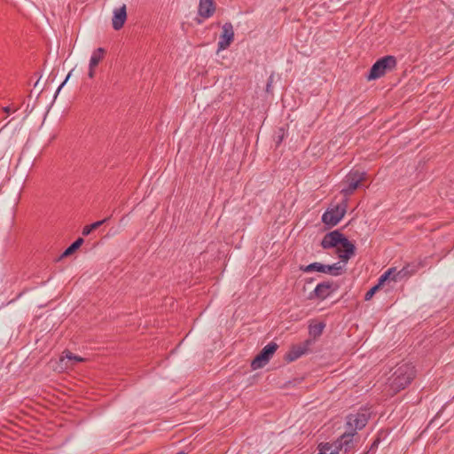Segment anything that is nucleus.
<instances>
[{
  "label": "nucleus",
  "instance_id": "22",
  "mask_svg": "<svg viewBox=\"0 0 454 454\" xmlns=\"http://www.w3.org/2000/svg\"><path fill=\"white\" fill-rule=\"evenodd\" d=\"M391 270L384 272L378 280V286H381L387 280H390Z\"/></svg>",
  "mask_w": 454,
  "mask_h": 454
},
{
  "label": "nucleus",
  "instance_id": "8",
  "mask_svg": "<svg viewBox=\"0 0 454 454\" xmlns=\"http://www.w3.org/2000/svg\"><path fill=\"white\" fill-rule=\"evenodd\" d=\"M355 433H344L338 440L333 442V445L342 454H347L355 449L354 436Z\"/></svg>",
  "mask_w": 454,
  "mask_h": 454
},
{
  "label": "nucleus",
  "instance_id": "14",
  "mask_svg": "<svg viewBox=\"0 0 454 454\" xmlns=\"http://www.w3.org/2000/svg\"><path fill=\"white\" fill-rule=\"evenodd\" d=\"M127 20L126 5L116 8L114 10V16L112 25L114 30H120Z\"/></svg>",
  "mask_w": 454,
  "mask_h": 454
},
{
  "label": "nucleus",
  "instance_id": "21",
  "mask_svg": "<svg viewBox=\"0 0 454 454\" xmlns=\"http://www.w3.org/2000/svg\"><path fill=\"white\" fill-rule=\"evenodd\" d=\"M380 288V286L378 285H375L374 286H372L370 290H368L364 295V300L365 301H369L371 300L373 295L375 294V293Z\"/></svg>",
  "mask_w": 454,
  "mask_h": 454
},
{
  "label": "nucleus",
  "instance_id": "12",
  "mask_svg": "<svg viewBox=\"0 0 454 454\" xmlns=\"http://www.w3.org/2000/svg\"><path fill=\"white\" fill-rule=\"evenodd\" d=\"M333 283L330 282V281L319 283L315 287L313 292H311L309 294V299L313 300L315 298H317L320 300H325V298L330 296L331 293L333 292Z\"/></svg>",
  "mask_w": 454,
  "mask_h": 454
},
{
  "label": "nucleus",
  "instance_id": "4",
  "mask_svg": "<svg viewBox=\"0 0 454 454\" xmlns=\"http://www.w3.org/2000/svg\"><path fill=\"white\" fill-rule=\"evenodd\" d=\"M347 199L331 208H328L322 215V222L330 227H333L339 223L347 212Z\"/></svg>",
  "mask_w": 454,
  "mask_h": 454
},
{
  "label": "nucleus",
  "instance_id": "17",
  "mask_svg": "<svg viewBox=\"0 0 454 454\" xmlns=\"http://www.w3.org/2000/svg\"><path fill=\"white\" fill-rule=\"evenodd\" d=\"M105 53V49L101 47L98 48L93 51L90 59V69H94L98 65V63L104 58Z\"/></svg>",
  "mask_w": 454,
  "mask_h": 454
},
{
  "label": "nucleus",
  "instance_id": "26",
  "mask_svg": "<svg viewBox=\"0 0 454 454\" xmlns=\"http://www.w3.org/2000/svg\"><path fill=\"white\" fill-rule=\"evenodd\" d=\"M387 270H391V276H390V280L394 281V282H398V281H402L401 278H396L395 277L396 276V273H398V270H396V268L393 267V268H389Z\"/></svg>",
  "mask_w": 454,
  "mask_h": 454
},
{
  "label": "nucleus",
  "instance_id": "11",
  "mask_svg": "<svg viewBox=\"0 0 454 454\" xmlns=\"http://www.w3.org/2000/svg\"><path fill=\"white\" fill-rule=\"evenodd\" d=\"M345 236L338 230L330 231L325 235L321 241V246L324 249L337 247L340 245Z\"/></svg>",
  "mask_w": 454,
  "mask_h": 454
},
{
  "label": "nucleus",
  "instance_id": "5",
  "mask_svg": "<svg viewBox=\"0 0 454 454\" xmlns=\"http://www.w3.org/2000/svg\"><path fill=\"white\" fill-rule=\"evenodd\" d=\"M278 348V345L276 342L271 341L267 344L251 362L252 369L257 370L264 367L277 351Z\"/></svg>",
  "mask_w": 454,
  "mask_h": 454
},
{
  "label": "nucleus",
  "instance_id": "16",
  "mask_svg": "<svg viewBox=\"0 0 454 454\" xmlns=\"http://www.w3.org/2000/svg\"><path fill=\"white\" fill-rule=\"evenodd\" d=\"M420 263H407L401 270H398L395 277L396 278H401V280L406 279L415 274L420 268Z\"/></svg>",
  "mask_w": 454,
  "mask_h": 454
},
{
  "label": "nucleus",
  "instance_id": "9",
  "mask_svg": "<svg viewBox=\"0 0 454 454\" xmlns=\"http://www.w3.org/2000/svg\"><path fill=\"white\" fill-rule=\"evenodd\" d=\"M222 29L223 31L217 43L218 51L227 49L234 40L233 26L231 22L224 23Z\"/></svg>",
  "mask_w": 454,
  "mask_h": 454
},
{
  "label": "nucleus",
  "instance_id": "27",
  "mask_svg": "<svg viewBox=\"0 0 454 454\" xmlns=\"http://www.w3.org/2000/svg\"><path fill=\"white\" fill-rule=\"evenodd\" d=\"M66 357L68 359V360H74L75 362H82L83 359L76 355H74L72 354L71 352H67L66 354Z\"/></svg>",
  "mask_w": 454,
  "mask_h": 454
},
{
  "label": "nucleus",
  "instance_id": "30",
  "mask_svg": "<svg viewBox=\"0 0 454 454\" xmlns=\"http://www.w3.org/2000/svg\"><path fill=\"white\" fill-rule=\"evenodd\" d=\"M279 132H281V134L278 135V137L277 145H279L284 138V130L282 129H280Z\"/></svg>",
  "mask_w": 454,
  "mask_h": 454
},
{
  "label": "nucleus",
  "instance_id": "3",
  "mask_svg": "<svg viewBox=\"0 0 454 454\" xmlns=\"http://www.w3.org/2000/svg\"><path fill=\"white\" fill-rule=\"evenodd\" d=\"M366 173L359 170L350 171L344 178L340 193L345 196V199L353 194V192L361 185L362 182L365 179Z\"/></svg>",
  "mask_w": 454,
  "mask_h": 454
},
{
  "label": "nucleus",
  "instance_id": "28",
  "mask_svg": "<svg viewBox=\"0 0 454 454\" xmlns=\"http://www.w3.org/2000/svg\"><path fill=\"white\" fill-rule=\"evenodd\" d=\"M272 82H273V74H271L269 79H268V82H267V84H266V91L268 93L271 92V89H272Z\"/></svg>",
  "mask_w": 454,
  "mask_h": 454
},
{
  "label": "nucleus",
  "instance_id": "20",
  "mask_svg": "<svg viewBox=\"0 0 454 454\" xmlns=\"http://www.w3.org/2000/svg\"><path fill=\"white\" fill-rule=\"evenodd\" d=\"M82 238H78L74 242H73L61 254L60 257H67L74 253L83 243Z\"/></svg>",
  "mask_w": 454,
  "mask_h": 454
},
{
  "label": "nucleus",
  "instance_id": "23",
  "mask_svg": "<svg viewBox=\"0 0 454 454\" xmlns=\"http://www.w3.org/2000/svg\"><path fill=\"white\" fill-rule=\"evenodd\" d=\"M332 449V444L329 442L321 443L319 445V453L318 454H328V451Z\"/></svg>",
  "mask_w": 454,
  "mask_h": 454
},
{
  "label": "nucleus",
  "instance_id": "15",
  "mask_svg": "<svg viewBox=\"0 0 454 454\" xmlns=\"http://www.w3.org/2000/svg\"><path fill=\"white\" fill-rule=\"evenodd\" d=\"M215 11V5L213 0H200L199 4V14L207 19L211 17Z\"/></svg>",
  "mask_w": 454,
  "mask_h": 454
},
{
  "label": "nucleus",
  "instance_id": "10",
  "mask_svg": "<svg viewBox=\"0 0 454 454\" xmlns=\"http://www.w3.org/2000/svg\"><path fill=\"white\" fill-rule=\"evenodd\" d=\"M311 344V340H306L301 344L293 346L291 349L285 355V360L288 363L297 360L309 351Z\"/></svg>",
  "mask_w": 454,
  "mask_h": 454
},
{
  "label": "nucleus",
  "instance_id": "33",
  "mask_svg": "<svg viewBox=\"0 0 454 454\" xmlns=\"http://www.w3.org/2000/svg\"><path fill=\"white\" fill-rule=\"evenodd\" d=\"M176 454H185V452L181 450V451L177 452Z\"/></svg>",
  "mask_w": 454,
  "mask_h": 454
},
{
  "label": "nucleus",
  "instance_id": "6",
  "mask_svg": "<svg viewBox=\"0 0 454 454\" xmlns=\"http://www.w3.org/2000/svg\"><path fill=\"white\" fill-rule=\"evenodd\" d=\"M301 270L303 272L318 271L322 273H328L332 276H340L343 271V267L340 265V262L333 263L332 265H325L321 262H312L307 266H301Z\"/></svg>",
  "mask_w": 454,
  "mask_h": 454
},
{
  "label": "nucleus",
  "instance_id": "32",
  "mask_svg": "<svg viewBox=\"0 0 454 454\" xmlns=\"http://www.w3.org/2000/svg\"><path fill=\"white\" fill-rule=\"evenodd\" d=\"M3 111H4V113H6V114H10V112H11V108H10V106H4V107L3 108Z\"/></svg>",
  "mask_w": 454,
  "mask_h": 454
},
{
  "label": "nucleus",
  "instance_id": "29",
  "mask_svg": "<svg viewBox=\"0 0 454 454\" xmlns=\"http://www.w3.org/2000/svg\"><path fill=\"white\" fill-rule=\"evenodd\" d=\"M331 444H332V449L328 451V454H341L342 453L341 451H339V450L334 447L333 443H331Z\"/></svg>",
  "mask_w": 454,
  "mask_h": 454
},
{
  "label": "nucleus",
  "instance_id": "7",
  "mask_svg": "<svg viewBox=\"0 0 454 454\" xmlns=\"http://www.w3.org/2000/svg\"><path fill=\"white\" fill-rule=\"evenodd\" d=\"M369 418L370 416L366 412L349 414L347 417V427L351 433H355V434H356L357 430H361L366 426Z\"/></svg>",
  "mask_w": 454,
  "mask_h": 454
},
{
  "label": "nucleus",
  "instance_id": "31",
  "mask_svg": "<svg viewBox=\"0 0 454 454\" xmlns=\"http://www.w3.org/2000/svg\"><path fill=\"white\" fill-rule=\"evenodd\" d=\"M88 75L90 78H93L94 77V69H90Z\"/></svg>",
  "mask_w": 454,
  "mask_h": 454
},
{
  "label": "nucleus",
  "instance_id": "19",
  "mask_svg": "<svg viewBox=\"0 0 454 454\" xmlns=\"http://www.w3.org/2000/svg\"><path fill=\"white\" fill-rule=\"evenodd\" d=\"M109 219H110V217H106V218H105L103 220H100V221L95 222V223H91L90 225L84 226L83 229H82V235L83 236H88L92 231L97 230L101 225H103L104 223H107Z\"/></svg>",
  "mask_w": 454,
  "mask_h": 454
},
{
  "label": "nucleus",
  "instance_id": "24",
  "mask_svg": "<svg viewBox=\"0 0 454 454\" xmlns=\"http://www.w3.org/2000/svg\"><path fill=\"white\" fill-rule=\"evenodd\" d=\"M379 443H380V439L379 438L375 439L373 441V442L371 444L370 449L363 454H374L376 450L378 449Z\"/></svg>",
  "mask_w": 454,
  "mask_h": 454
},
{
  "label": "nucleus",
  "instance_id": "13",
  "mask_svg": "<svg viewBox=\"0 0 454 454\" xmlns=\"http://www.w3.org/2000/svg\"><path fill=\"white\" fill-rule=\"evenodd\" d=\"M340 246L341 247H337L336 252L341 262L346 263L355 254L356 247L346 237L342 240Z\"/></svg>",
  "mask_w": 454,
  "mask_h": 454
},
{
  "label": "nucleus",
  "instance_id": "25",
  "mask_svg": "<svg viewBox=\"0 0 454 454\" xmlns=\"http://www.w3.org/2000/svg\"><path fill=\"white\" fill-rule=\"evenodd\" d=\"M72 72L73 70H71L68 74L67 75L66 79L64 80V82L59 86V88L57 89L56 90V93L54 95V98H57L58 94L59 93V91L61 90V89L64 87V85L67 83V82L68 81V79L70 78L71 74H72Z\"/></svg>",
  "mask_w": 454,
  "mask_h": 454
},
{
  "label": "nucleus",
  "instance_id": "1",
  "mask_svg": "<svg viewBox=\"0 0 454 454\" xmlns=\"http://www.w3.org/2000/svg\"><path fill=\"white\" fill-rule=\"evenodd\" d=\"M415 372L411 364H399L389 379L390 387L395 392L404 389L415 378Z\"/></svg>",
  "mask_w": 454,
  "mask_h": 454
},
{
  "label": "nucleus",
  "instance_id": "18",
  "mask_svg": "<svg viewBox=\"0 0 454 454\" xmlns=\"http://www.w3.org/2000/svg\"><path fill=\"white\" fill-rule=\"evenodd\" d=\"M325 327V324L324 322H320L315 325H309V333L314 339L319 337Z\"/></svg>",
  "mask_w": 454,
  "mask_h": 454
},
{
  "label": "nucleus",
  "instance_id": "2",
  "mask_svg": "<svg viewBox=\"0 0 454 454\" xmlns=\"http://www.w3.org/2000/svg\"><path fill=\"white\" fill-rule=\"evenodd\" d=\"M397 60L395 56L387 55L378 59L371 67L369 74L366 78L368 81L377 80L387 72H391L395 69Z\"/></svg>",
  "mask_w": 454,
  "mask_h": 454
}]
</instances>
